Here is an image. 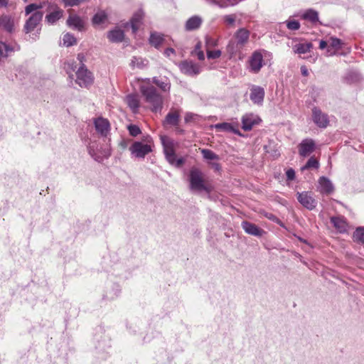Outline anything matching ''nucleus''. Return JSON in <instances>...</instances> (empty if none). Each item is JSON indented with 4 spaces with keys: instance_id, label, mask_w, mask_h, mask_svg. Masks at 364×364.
Here are the masks:
<instances>
[{
    "instance_id": "1",
    "label": "nucleus",
    "mask_w": 364,
    "mask_h": 364,
    "mask_svg": "<svg viewBox=\"0 0 364 364\" xmlns=\"http://www.w3.org/2000/svg\"><path fill=\"white\" fill-rule=\"evenodd\" d=\"M139 90L144 98V101L148 105L149 108L153 112L161 111L163 107L164 100L156 89L150 84V80L146 79L141 82Z\"/></svg>"
},
{
    "instance_id": "2",
    "label": "nucleus",
    "mask_w": 364,
    "mask_h": 364,
    "mask_svg": "<svg viewBox=\"0 0 364 364\" xmlns=\"http://www.w3.org/2000/svg\"><path fill=\"white\" fill-rule=\"evenodd\" d=\"M190 188L193 191H205L207 193L211 191V188L207 186L203 178L202 171L197 168H192L189 175Z\"/></svg>"
},
{
    "instance_id": "3",
    "label": "nucleus",
    "mask_w": 364,
    "mask_h": 364,
    "mask_svg": "<svg viewBox=\"0 0 364 364\" xmlns=\"http://www.w3.org/2000/svg\"><path fill=\"white\" fill-rule=\"evenodd\" d=\"M236 42L230 41L227 46V50L230 54L235 53L242 48L248 41L250 31L245 28H240L234 35Z\"/></svg>"
},
{
    "instance_id": "4",
    "label": "nucleus",
    "mask_w": 364,
    "mask_h": 364,
    "mask_svg": "<svg viewBox=\"0 0 364 364\" xmlns=\"http://www.w3.org/2000/svg\"><path fill=\"white\" fill-rule=\"evenodd\" d=\"M76 82L81 87H88L94 82L92 73L82 65L76 72Z\"/></svg>"
},
{
    "instance_id": "5",
    "label": "nucleus",
    "mask_w": 364,
    "mask_h": 364,
    "mask_svg": "<svg viewBox=\"0 0 364 364\" xmlns=\"http://www.w3.org/2000/svg\"><path fill=\"white\" fill-rule=\"evenodd\" d=\"M263 53L267 54L265 50H256L253 52L248 60L249 69L252 73H258L263 67Z\"/></svg>"
},
{
    "instance_id": "6",
    "label": "nucleus",
    "mask_w": 364,
    "mask_h": 364,
    "mask_svg": "<svg viewBox=\"0 0 364 364\" xmlns=\"http://www.w3.org/2000/svg\"><path fill=\"white\" fill-rule=\"evenodd\" d=\"M109 139L105 143V145L102 146L100 149L94 150L92 148H90V154L95 159V160L100 162L104 159L109 158L112 154V149L109 144Z\"/></svg>"
},
{
    "instance_id": "7",
    "label": "nucleus",
    "mask_w": 364,
    "mask_h": 364,
    "mask_svg": "<svg viewBox=\"0 0 364 364\" xmlns=\"http://www.w3.org/2000/svg\"><path fill=\"white\" fill-rule=\"evenodd\" d=\"M131 154L136 158L144 159L146 155L151 152V147L149 144L140 141H135L129 147Z\"/></svg>"
},
{
    "instance_id": "8",
    "label": "nucleus",
    "mask_w": 364,
    "mask_h": 364,
    "mask_svg": "<svg viewBox=\"0 0 364 364\" xmlns=\"http://www.w3.org/2000/svg\"><path fill=\"white\" fill-rule=\"evenodd\" d=\"M96 132L104 137L109 134L111 126L109 120L102 117H98L93 119Z\"/></svg>"
},
{
    "instance_id": "9",
    "label": "nucleus",
    "mask_w": 364,
    "mask_h": 364,
    "mask_svg": "<svg viewBox=\"0 0 364 364\" xmlns=\"http://www.w3.org/2000/svg\"><path fill=\"white\" fill-rule=\"evenodd\" d=\"M43 18L41 11H36L26 20L23 26V31L26 33H31L39 25Z\"/></svg>"
},
{
    "instance_id": "10",
    "label": "nucleus",
    "mask_w": 364,
    "mask_h": 364,
    "mask_svg": "<svg viewBox=\"0 0 364 364\" xmlns=\"http://www.w3.org/2000/svg\"><path fill=\"white\" fill-rule=\"evenodd\" d=\"M297 200L306 208L313 210L317 205V201L311 192L304 191L297 193Z\"/></svg>"
},
{
    "instance_id": "11",
    "label": "nucleus",
    "mask_w": 364,
    "mask_h": 364,
    "mask_svg": "<svg viewBox=\"0 0 364 364\" xmlns=\"http://www.w3.org/2000/svg\"><path fill=\"white\" fill-rule=\"evenodd\" d=\"M312 119L316 126L320 128L327 127L329 123L328 115L316 107L312 109Z\"/></svg>"
},
{
    "instance_id": "12",
    "label": "nucleus",
    "mask_w": 364,
    "mask_h": 364,
    "mask_svg": "<svg viewBox=\"0 0 364 364\" xmlns=\"http://www.w3.org/2000/svg\"><path fill=\"white\" fill-rule=\"evenodd\" d=\"M241 121L242 129L250 131L254 126L259 124L261 119L253 113H247L242 117Z\"/></svg>"
},
{
    "instance_id": "13",
    "label": "nucleus",
    "mask_w": 364,
    "mask_h": 364,
    "mask_svg": "<svg viewBox=\"0 0 364 364\" xmlns=\"http://www.w3.org/2000/svg\"><path fill=\"white\" fill-rule=\"evenodd\" d=\"M178 66L181 71L187 75H196L200 72V66L192 61L184 60Z\"/></svg>"
},
{
    "instance_id": "14",
    "label": "nucleus",
    "mask_w": 364,
    "mask_h": 364,
    "mask_svg": "<svg viewBox=\"0 0 364 364\" xmlns=\"http://www.w3.org/2000/svg\"><path fill=\"white\" fill-rule=\"evenodd\" d=\"M316 149V144L313 139H305L299 144V154L301 156H309Z\"/></svg>"
},
{
    "instance_id": "15",
    "label": "nucleus",
    "mask_w": 364,
    "mask_h": 364,
    "mask_svg": "<svg viewBox=\"0 0 364 364\" xmlns=\"http://www.w3.org/2000/svg\"><path fill=\"white\" fill-rule=\"evenodd\" d=\"M264 90L263 87L252 85L250 88V98L254 104L261 105L264 97Z\"/></svg>"
},
{
    "instance_id": "16",
    "label": "nucleus",
    "mask_w": 364,
    "mask_h": 364,
    "mask_svg": "<svg viewBox=\"0 0 364 364\" xmlns=\"http://www.w3.org/2000/svg\"><path fill=\"white\" fill-rule=\"evenodd\" d=\"M70 28L80 32L84 31L85 30V19L70 11Z\"/></svg>"
},
{
    "instance_id": "17",
    "label": "nucleus",
    "mask_w": 364,
    "mask_h": 364,
    "mask_svg": "<svg viewBox=\"0 0 364 364\" xmlns=\"http://www.w3.org/2000/svg\"><path fill=\"white\" fill-rule=\"evenodd\" d=\"M318 190L321 193L331 194L334 191V186L328 178L322 176L318 179Z\"/></svg>"
},
{
    "instance_id": "18",
    "label": "nucleus",
    "mask_w": 364,
    "mask_h": 364,
    "mask_svg": "<svg viewBox=\"0 0 364 364\" xmlns=\"http://www.w3.org/2000/svg\"><path fill=\"white\" fill-rule=\"evenodd\" d=\"M63 16V11L57 6H54V10L46 14V21L49 24H54L61 18Z\"/></svg>"
},
{
    "instance_id": "19",
    "label": "nucleus",
    "mask_w": 364,
    "mask_h": 364,
    "mask_svg": "<svg viewBox=\"0 0 364 364\" xmlns=\"http://www.w3.org/2000/svg\"><path fill=\"white\" fill-rule=\"evenodd\" d=\"M161 143L164 148L165 156L175 153V142L173 140L166 136H161Z\"/></svg>"
},
{
    "instance_id": "20",
    "label": "nucleus",
    "mask_w": 364,
    "mask_h": 364,
    "mask_svg": "<svg viewBox=\"0 0 364 364\" xmlns=\"http://www.w3.org/2000/svg\"><path fill=\"white\" fill-rule=\"evenodd\" d=\"M242 227L247 233L254 236H261L264 232V231L257 225L247 221L242 222Z\"/></svg>"
},
{
    "instance_id": "21",
    "label": "nucleus",
    "mask_w": 364,
    "mask_h": 364,
    "mask_svg": "<svg viewBox=\"0 0 364 364\" xmlns=\"http://www.w3.org/2000/svg\"><path fill=\"white\" fill-rule=\"evenodd\" d=\"M144 17V12L142 10H139L132 16L130 20V26L134 33H136L139 26L141 24V21Z\"/></svg>"
},
{
    "instance_id": "22",
    "label": "nucleus",
    "mask_w": 364,
    "mask_h": 364,
    "mask_svg": "<svg viewBox=\"0 0 364 364\" xmlns=\"http://www.w3.org/2000/svg\"><path fill=\"white\" fill-rule=\"evenodd\" d=\"M0 26L8 33H12L14 30V19L9 16H2L0 18Z\"/></svg>"
},
{
    "instance_id": "23",
    "label": "nucleus",
    "mask_w": 364,
    "mask_h": 364,
    "mask_svg": "<svg viewBox=\"0 0 364 364\" xmlns=\"http://www.w3.org/2000/svg\"><path fill=\"white\" fill-rule=\"evenodd\" d=\"M124 31L119 28H114L107 33V38L112 43H119L124 40Z\"/></svg>"
},
{
    "instance_id": "24",
    "label": "nucleus",
    "mask_w": 364,
    "mask_h": 364,
    "mask_svg": "<svg viewBox=\"0 0 364 364\" xmlns=\"http://www.w3.org/2000/svg\"><path fill=\"white\" fill-rule=\"evenodd\" d=\"M328 43L329 46L327 49V53L329 55L336 54V51L341 48L343 44L339 38L334 37L330 38Z\"/></svg>"
},
{
    "instance_id": "25",
    "label": "nucleus",
    "mask_w": 364,
    "mask_h": 364,
    "mask_svg": "<svg viewBox=\"0 0 364 364\" xmlns=\"http://www.w3.org/2000/svg\"><path fill=\"white\" fill-rule=\"evenodd\" d=\"M331 222L333 225L334 228L339 232H344L347 230V223L345 219L342 217H333L331 218Z\"/></svg>"
},
{
    "instance_id": "26",
    "label": "nucleus",
    "mask_w": 364,
    "mask_h": 364,
    "mask_svg": "<svg viewBox=\"0 0 364 364\" xmlns=\"http://www.w3.org/2000/svg\"><path fill=\"white\" fill-rule=\"evenodd\" d=\"M202 23V18L198 16L191 17L186 23V31H193L198 29Z\"/></svg>"
},
{
    "instance_id": "27",
    "label": "nucleus",
    "mask_w": 364,
    "mask_h": 364,
    "mask_svg": "<svg viewBox=\"0 0 364 364\" xmlns=\"http://www.w3.org/2000/svg\"><path fill=\"white\" fill-rule=\"evenodd\" d=\"M214 127L218 131L226 132H232L235 134H237L240 136L241 135L240 131L237 129H236L235 127H234V126L230 123H228V122L218 123V124H215Z\"/></svg>"
},
{
    "instance_id": "28",
    "label": "nucleus",
    "mask_w": 364,
    "mask_h": 364,
    "mask_svg": "<svg viewBox=\"0 0 364 364\" xmlns=\"http://www.w3.org/2000/svg\"><path fill=\"white\" fill-rule=\"evenodd\" d=\"M180 114L178 111L174 110L168 112L164 119V124H170L172 126H176L179 122Z\"/></svg>"
},
{
    "instance_id": "29",
    "label": "nucleus",
    "mask_w": 364,
    "mask_h": 364,
    "mask_svg": "<svg viewBox=\"0 0 364 364\" xmlns=\"http://www.w3.org/2000/svg\"><path fill=\"white\" fill-rule=\"evenodd\" d=\"M126 102L133 112H137L139 107V100L136 95H127L126 97Z\"/></svg>"
},
{
    "instance_id": "30",
    "label": "nucleus",
    "mask_w": 364,
    "mask_h": 364,
    "mask_svg": "<svg viewBox=\"0 0 364 364\" xmlns=\"http://www.w3.org/2000/svg\"><path fill=\"white\" fill-rule=\"evenodd\" d=\"M166 159L171 165L174 166L177 168L181 167L185 162L183 158L177 159L176 153L166 156Z\"/></svg>"
},
{
    "instance_id": "31",
    "label": "nucleus",
    "mask_w": 364,
    "mask_h": 364,
    "mask_svg": "<svg viewBox=\"0 0 364 364\" xmlns=\"http://www.w3.org/2000/svg\"><path fill=\"white\" fill-rule=\"evenodd\" d=\"M152 82L164 92H168L170 90L171 83L167 79L163 80L154 77L152 78Z\"/></svg>"
},
{
    "instance_id": "32",
    "label": "nucleus",
    "mask_w": 364,
    "mask_h": 364,
    "mask_svg": "<svg viewBox=\"0 0 364 364\" xmlns=\"http://www.w3.org/2000/svg\"><path fill=\"white\" fill-rule=\"evenodd\" d=\"M200 152L203 155V159L208 161H218L220 160L219 156L210 149H200Z\"/></svg>"
},
{
    "instance_id": "33",
    "label": "nucleus",
    "mask_w": 364,
    "mask_h": 364,
    "mask_svg": "<svg viewBox=\"0 0 364 364\" xmlns=\"http://www.w3.org/2000/svg\"><path fill=\"white\" fill-rule=\"evenodd\" d=\"M311 48V43H298L294 46V51L295 53L304 54L309 52Z\"/></svg>"
},
{
    "instance_id": "34",
    "label": "nucleus",
    "mask_w": 364,
    "mask_h": 364,
    "mask_svg": "<svg viewBox=\"0 0 364 364\" xmlns=\"http://www.w3.org/2000/svg\"><path fill=\"white\" fill-rule=\"evenodd\" d=\"M164 41L163 35L158 33H151L149 38V43L154 46L158 48L161 45Z\"/></svg>"
},
{
    "instance_id": "35",
    "label": "nucleus",
    "mask_w": 364,
    "mask_h": 364,
    "mask_svg": "<svg viewBox=\"0 0 364 364\" xmlns=\"http://www.w3.org/2000/svg\"><path fill=\"white\" fill-rule=\"evenodd\" d=\"M302 17L304 19L308 20L311 21V23H316L318 21V12L313 10V9H309L306 11L303 15Z\"/></svg>"
},
{
    "instance_id": "36",
    "label": "nucleus",
    "mask_w": 364,
    "mask_h": 364,
    "mask_svg": "<svg viewBox=\"0 0 364 364\" xmlns=\"http://www.w3.org/2000/svg\"><path fill=\"white\" fill-rule=\"evenodd\" d=\"M147 64V60L138 57H133L130 62V66L133 68H143Z\"/></svg>"
},
{
    "instance_id": "37",
    "label": "nucleus",
    "mask_w": 364,
    "mask_h": 364,
    "mask_svg": "<svg viewBox=\"0 0 364 364\" xmlns=\"http://www.w3.org/2000/svg\"><path fill=\"white\" fill-rule=\"evenodd\" d=\"M107 19V14L104 11H100L92 18L94 25H100Z\"/></svg>"
},
{
    "instance_id": "38",
    "label": "nucleus",
    "mask_w": 364,
    "mask_h": 364,
    "mask_svg": "<svg viewBox=\"0 0 364 364\" xmlns=\"http://www.w3.org/2000/svg\"><path fill=\"white\" fill-rule=\"evenodd\" d=\"M319 168V162L318 161L314 158V156H311L306 164L301 168V171H304L306 169H310V168H315L317 169Z\"/></svg>"
},
{
    "instance_id": "39",
    "label": "nucleus",
    "mask_w": 364,
    "mask_h": 364,
    "mask_svg": "<svg viewBox=\"0 0 364 364\" xmlns=\"http://www.w3.org/2000/svg\"><path fill=\"white\" fill-rule=\"evenodd\" d=\"M353 240L359 243H364V228H358L353 233Z\"/></svg>"
},
{
    "instance_id": "40",
    "label": "nucleus",
    "mask_w": 364,
    "mask_h": 364,
    "mask_svg": "<svg viewBox=\"0 0 364 364\" xmlns=\"http://www.w3.org/2000/svg\"><path fill=\"white\" fill-rule=\"evenodd\" d=\"M225 24L229 27H234L236 21V16L235 14L226 15L223 16Z\"/></svg>"
},
{
    "instance_id": "41",
    "label": "nucleus",
    "mask_w": 364,
    "mask_h": 364,
    "mask_svg": "<svg viewBox=\"0 0 364 364\" xmlns=\"http://www.w3.org/2000/svg\"><path fill=\"white\" fill-rule=\"evenodd\" d=\"M15 50H19L20 46L17 45L16 48H15V47L4 42V58H6L9 56V53L14 52Z\"/></svg>"
},
{
    "instance_id": "42",
    "label": "nucleus",
    "mask_w": 364,
    "mask_h": 364,
    "mask_svg": "<svg viewBox=\"0 0 364 364\" xmlns=\"http://www.w3.org/2000/svg\"><path fill=\"white\" fill-rule=\"evenodd\" d=\"M218 45L217 40L210 37L206 36L205 37V48L206 50L210 49L213 47H215Z\"/></svg>"
},
{
    "instance_id": "43",
    "label": "nucleus",
    "mask_w": 364,
    "mask_h": 364,
    "mask_svg": "<svg viewBox=\"0 0 364 364\" xmlns=\"http://www.w3.org/2000/svg\"><path fill=\"white\" fill-rule=\"evenodd\" d=\"M206 51L208 59H216L220 58L221 55V51L220 50H210V49H208L206 50Z\"/></svg>"
},
{
    "instance_id": "44",
    "label": "nucleus",
    "mask_w": 364,
    "mask_h": 364,
    "mask_svg": "<svg viewBox=\"0 0 364 364\" xmlns=\"http://www.w3.org/2000/svg\"><path fill=\"white\" fill-rule=\"evenodd\" d=\"M127 128L130 135H132V136H136L141 133L139 127L136 125L130 124L128 126Z\"/></svg>"
},
{
    "instance_id": "45",
    "label": "nucleus",
    "mask_w": 364,
    "mask_h": 364,
    "mask_svg": "<svg viewBox=\"0 0 364 364\" xmlns=\"http://www.w3.org/2000/svg\"><path fill=\"white\" fill-rule=\"evenodd\" d=\"M41 6L37 5L36 4H30L26 6L25 13L26 15H28L33 11H36L37 9H41Z\"/></svg>"
},
{
    "instance_id": "46",
    "label": "nucleus",
    "mask_w": 364,
    "mask_h": 364,
    "mask_svg": "<svg viewBox=\"0 0 364 364\" xmlns=\"http://www.w3.org/2000/svg\"><path fill=\"white\" fill-rule=\"evenodd\" d=\"M287 26L289 30L296 31L300 27V23L299 21L293 20L287 21Z\"/></svg>"
},
{
    "instance_id": "47",
    "label": "nucleus",
    "mask_w": 364,
    "mask_h": 364,
    "mask_svg": "<svg viewBox=\"0 0 364 364\" xmlns=\"http://www.w3.org/2000/svg\"><path fill=\"white\" fill-rule=\"evenodd\" d=\"M286 176L288 180L292 181L295 178V171L292 168H289L286 171Z\"/></svg>"
},
{
    "instance_id": "48",
    "label": "nucleus",
    "mask_w": 364,
    "mask_h": 364,
    "mask_svg": "<svg viewBox=\"0 0 364 364\" xmlns=\"http://www.w3.org/2000/svg\"><path fill=\"white\" fill-rule=\"evenodd\" d=\"M59 46L68 47V33L63 34V42L60 41Z\"/></svg>"
},
{
    "instance_id": "49",
    "label": "nucleus",
    "mask_w": 364,
    "mask_h": 364,
    "mask_svg": "<svg viewBox=\"0 0 364 364\" xmlns=\"http://www.w3.org/2000/svg\"><path fill=\"white\" fill-rule=\"evenodd\" d=\"M210 166L216 171H219L220 169H221V166L220 165V164H218V162H216V161H212V162H209Z\"/></svg>"
},
{
    "instance_id": "50",
    "label": "nucleus",
    "mask_w": 364,
    "mask_h": 364,
    "mask_svg": "<svg viewBox=\"0 0 364 364\" xmlns=\"http://www.w3.org/2000/svg\"><path fill=\"white\" fill-rule=\"evenodd\" d=\"M193 55H196L200 60H203L205 59V55H204L203 50H199V51L193 53Z\"/></svg>"
},
{
    "instance_id": "51",
    "label": "nucleus",
    "mask_w": 364,
    "mask_h": 364,
    "mask_svg": "<svg viewBox=\"0 0 364 364\" xmlns=\"http://www.w3.org/2000/svg\"><path fill=\"white\" fill-rule=\"evenodd\" d=\"M171 54H175V50L174 49L171 48H168L167 49L165 50L164 51V55L167 57H170Z\"/></svg>"
},
{
    "instance_id": "52",
    "label": "nucleus",
    "mask_w": 364,
    "mask_h": 364,
    "mask_svg": "<svg viewBox=\"0 0 364 364\" xmlns=\"http://www.w3.org/2000/svg\"><path fill=\"white\" fill-rule=\"evenodd\" d=\"M301 73L304 76H307L309 74L308 69L306 66L301 67Z\"/></svg>"
},
{
    "instance_id": "53",
    "label": "nucleus",
    "mask_w": 364,
    "mask_h": 364,
    "mask_svg": "<svg viewBox=\"0 0 364 364\" xmlns=\"http://www.w3.org/2000/svg\"><path fill=\"white\" fill-rule=\"evenodd\" d=\"M193 116L192 113H187L185 116V121L186 122H190L193 118Z\"/></svg>"
},
{
    "instance_id": "54",
    "label": "nucleus",
    "mask_w": 364,
    "mask_h": 364,
    "mask_svg": "<svg viewBox=\"0 0 364 364\" xmlns=\"http://www.w3.org/2000/svg\"><path fill=\"white\" fill-rule=\"evenodd\" d=\"M328 43L325 41H321L319 43V48L323 50L327 47Z\"/></svg>"
},
{
    "instance_id": "55",
    "label": "nucleus",
    "mask_w": 364,
    "mask_h": 364,
    "mask_svg": "<svg viewBox=\"0 0 364 364\" xmlns=\"http://www.w3.org/2000/svg\"><path fill=\"white\" fill-rule=\"evenodd\" d=\"M199 50H201V43L200 42H198L196 46H195V49L192 52V54L199 51Z\"/></svg>"
},
{
    "instance_id": "56",
    "label": "nucleus",
    "mask_w": 364,
    "mask_h": 364,
    "mask_svg": "<svg viewBox=\"0 0 364 364\" xmlns=\"http://www.w3.org/2000/svg\"><path fill=\"white\" fill-rule=\"evenodd\" d=\"M69 43H70V46H71L73 45H75L77 43V39L75 37L70 35Z\"/></svg>"
},
{
    "instance_id": "57",
    "label": "nucleus",
    "mask_w": 364,
    "mask_h": 364,
    "mask_svg": "<svg viewBox=\"0 0 364 364\" xmlns=\"http://www.w3.org/2000/svg\"><path fill=\"white\" fill-rule=\"evenodd\" d=\"M77 60L80 63H82V62L85 60V55L83 53H79L77 55Z\"/></svg>"
},
{
    "instance_id": "58",
    "label": "nucleus",
    "mask_w": 364,
    "mask_h": 364,
    "mask_svg": "<svg viewBox=\"0 0 364 364\" xmlns=\"http://www.w3.org/2000/svg\"><path fill=\"white\" fill-rule=\"evenodd\" d=\"M8 4L7 0H0V6H6Z\"/></svg>"
},
{
    "instance_id": "59",
    "label": "nucleus",
    "mask_w": 364,
    "mask_h": 364,
    "mask_svg": "<svg viewBox=\"0 0 364 364\" xmlns=\"http://www.w3.org/2000/svg\"><path fill=\"white\" fill-rule=\"evenodd\" d=\"M119 146L122 148V149H125L127 147V143L124 141H122L119 143Z\"/></svg>"
},
{
    "instance_id": "60",
    "label": "nucleus",
    "mask_w": 364,
    "mask_h": 364,
    "mask_svg": "<svg viewBox=\"0 0 364 364\" xmlns=\"http://www.w3.org/2000/svg\"><path fill=\"white\" fill-rule=\"evenodd\" d=\"M63 70L66 74H68V68L67 67L66 62L64 63Z\"/></svg>"
},
{
    "instance_id": "61",
    "label": "nucleus",
    "mask_w": 364,
    "mask_h": 364,
    "mask_svg": "<svg viewBox=\"0 0 364 364\" xmlns=\"http://www.w3.org/2000/svg\"><path fill=\"white\" fill-rule=\"evenodd\" d=\"M64 4H65V6H68V0H63Z\"/></svg>"
},
{
    "instance_id": "62",
    "label": "nucleus",
    "mask_w": 364,
    "mask_h": 364,
    "mask_svg": "<svg viewBox=\"0 0 364 364\" xmlns=\"http://www.w3.org/2000/svg\"><path fill=\"white\" fill-rule=\"evenodd\" d=\"M40 31H41V28L37 29V33H38V34H39Z\"/></svg>"
},
{
    "instance_id": "63",
    "label": "nucleus",
    "mask_w": 364,
    "mask_h": 364,
    "mask_svg": "<svg viewBox=\"0 0 364 364\" xmlns=\"http://www.w3.org/2000/svg\"><path fill=\"white\" fill-rule=\"evenodd\" d=\"M66 24L68 25V18L66 20Z\"/></svg>"
}]
</instances>
